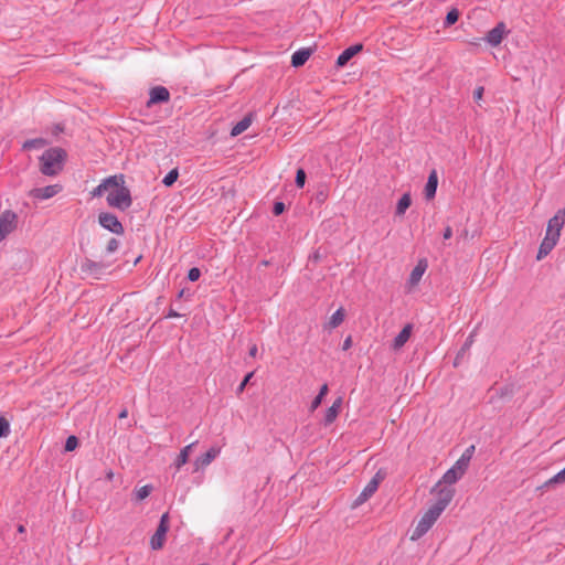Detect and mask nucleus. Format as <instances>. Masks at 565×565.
Masks as SVG:
<instances>
[{"label": "nucleus", "instance_id": "nucleus-1", "mask_svg": "<svg viewBox=\"0 0 565 565\" xmlns=\"http://www.w3.org/2000/svg\"><path fill=\"white\" fill-rule=\"evenodd\" d=\"M66 158V150L51 147L39 157V170L43 175L55 177L62 172Z\"/></svg>", "mask_w": 565, "mask_h": 565}, {"label": "nucleus", "instance_id": "nucleus-2", "mask_svg": "<svg viewBox=\"0 0 565 565\" xmlns=\"http://www.w3.org/2000/svg\"><path fill=\"white\" fill-rule=\"evenodd\" d=\"M107 204L110 207L118 209L120 211L128 210L132 204V198L130 190L125 186V175L122 174V181H117L116 186L109 188L106 196Z\"/></svg>", "mask_w": 565, "mask_h": 565}, {"label": "nucleus", "instance_id": "nucleus-3", "mask_svg": "<svg viewBox=\"0 0 565 565\" xmlns=\"http://www.w3.org/2000/svg\"><path fill=\"white\" fill-rule=\"evenodd\" d=\"M440 514L441 512H439L437 508L430 507L418 521L411 535V540L416 541L425 535L440 516Z\"/></svg>", "mask_w": 565, "mask_h": 565}, {"label": "nucleus", "instance_id": "nucleus-4", "mask_svg": "<svg viewBox=\"0 0 565 565\" xmlns=\"http://www.w3.org/2000/svg\"><path fill=\"white\" fill-rule=\"evenodd\" d=\"M111 263L96 262L90 258H84L81 263V271L87 276H92L95 279H102L109 273Z\"/></svg>", "mask_w": 565, "mask_h": 565}, {"label": "nucleus", "instance_id": "nucleus-5", "mask_svg": "<svg viewBox=\"0 0 565 565\" xmlns=\"http://www.w3.org/2000/svg\"><path fill=\"white\" fill-rule=\"evenodd\" d=\"M168 531H169V513L166 512L161 515L157 531L150 539V546L152 550L162 548Z\"/></svg>", "mask_w": 565, "mask_h": 565}, {"label": "nucleus", "instance_id": "nucleus-6", "mask_svg": "<svg viewBox=\"0 0 565 565\" xmlns=\"http://www.w3.org/2000/svg\"><path fill=\"white\" fill-rule=\"evenodd\" d=\"M98 223L105 230L116 235H122L125 233L124 225L120 223L118 217L110 212H102L98 215Z\"/></svg>", "mask_w": 565, "mask_h": 565}, {"label": "nucleus", "instance_id": "nucleus-7", "mask_svg": "<svg viewBox=\"0 0 565 565\" xmlns=\"http://www.w3.org/2000/svg\"><path fill=\"white\" fill-rule=\"evenodd\" d=\"M18 216L8 210L0 215V242H2L17 227Z\"/></svg>", "mask_w": 565, "mask_h": 565}, {"label": "nucleus", "instance_id": "nucleus-8", "mask_svg": "<svg viewBox=\"0 0 565 565\" xmlns=\"http://www.w3.org/2000/svg\"><path fill=\"white\" fill-rule=\"evenodd\" d=\"M435 491H437L436 502L431 505L433 508H437L439 512L447 508V505L451 502L455 495V489L450 487H439Z\"/></svg>", "mask_w": 565, "mask_h": 565}, {"label": "nucleus", "instance_id": "nucleus-9", "mask_svg": "<svg viewBox=\"0 0 565 565\" xmlns=\"http://www.w3.org/2000/svg\"><path fill=\"white\" fill-rule=\"evenodd\" d=\"M61 184H51L43 188H34L30 190L29 196L36 199V200H47L56 194H58L62 191Z\"/></svg>", "mask_w": 565, "mask_h": 565}, {"label": "nucleus", "instance_id": "nucleus-10", "mask_svg": "<svg viewBox=\"0 0 565 565\" xmlns=\"http://www.w3.org/2000/svg\"><path fill=\"white\" fill-rule=\"evenodd\" d=\"M170 100V92L167 87L158 85L152 87L149 90V99L147 102V107H151L152 105L168 103Z\"/></svg>", "mask_w": 565, "mask_h": 565}, {"label": "nucleus", "instance_id": "nucleus-11", "mask_svg": "<svg viewBox=\"0 0 565 565\" xmlns=\"http://www.w3.org/2000/svg\"><path fill=\"white\" fill-rule=\"evenodd\" d=\"M558 239H559V233L545 234V237L543 238V241L539 247L536 259L541 260L544 257H546L553 250V248L557 244Z\"/></svg>", "mask_w": 565, "mask_h": 565}, {"label": "nucleus", "instance_id": "nucleus-12", "mask_svg": "<svg viewBox=\"0 0 565 565\" xmlns=\"http://www.w3.org/2000/svg\"><path fill=\"white\" fill-rule=\"evenodd\" d=\"M565 224V209H561L556 212V214L548 220L546 234L559 233Z\"/></svg>", "mask_w": 565, "mask_h": 565}, {"label": "nucleus", "instance_id": "nucleus-13", "mask_svg": "<svg viewBox=\"0 0 565 565\" xmlns=\"http://www.w3.org/2000/svg\"><path fill=\"white\" fill-rule=\"evenodd\" d=\"M505 31V24L503 22H499L487 33L486 41L491 46H498L502 42Z\"/></svg>", "mask_w": 565, "mask_h": 565}, {"label": "nucleus", "instance_id": "nucleus-14", "mask_svg": "<svg viewBox=\"0 0 565 565\" xmlns=\"http://www.w3.org/2000/svg\"><path fill=\"white\" fill-rule=\"evenodd\" d=\"M363 50L362 43H356L354 45H351L347 47L337 58V66L343 67L348 64V62L354 57L358 53H360Z\"/></svg>", "mask_w": 565, "mask_h": 565}, {"label": "nucleus", "instance_id": "nucleus-15", "mask_svg": "<svg viewBox=\"0 0 565 565\" xmlns=\"http://www.w3.org/2000/svg\"><path fill=\"white\" fill-rule=\"evenodd\" d=\"M465 471L461 470V469H458L456 465H454L450 469H448L440 481H438V483L434 487V490H436L437 488H439L441 486V483H446V484H454L456 483L462 476H463Z\"/></svg>", "mask_w": 565, "mask_h": 565}, {"label": "nucleus", "instance_id": "nucleus-16", "mask_svg": "<svg viewBox=\"0 0 565 565\" xmlns=\"http://www.w3.org/2000/svg\"><path fill=\"white\" fill-rule=\"evenodd\" d=\"M118 180L122 181V174L110 175V177L106 178L105 180H103V182L100 184H98L92 191V195L93 196H102L104 193H106L109 190V188L116 186Z\"/></svg>", "mask_w": 565, "mask_h": 565}, {"label": "nucleus", "instance_id": "nucleus-17", "mask_svg": "<svg viewBox=\"0 0 565 565\" xmlns=\"http://www.w3.org/2000/svg\"><path fill=\"white\" fill-rule=\"evenodd\" d=\"M221 449L217 447H211L205 454L199 456L194 466L196 469L204 468L209 466L220 454Z\"/></svg>", "mask_w": 565, "mask_h": 565}, {"label": "nucleus", "instance_id": "nucleus-18", "mask_svg": "<svg viewBox=\"0 0 565 565\" xmlns=\"http://www.w3.org/2000/svg\"><path fill=\"white\" fill-rule=\"evenodd\" d=\"M380 484V480L371 479L362 492L355 499L354 505H360L365 502L369 498H371L375 491L377 490Z\"/></svg>", "mask_w": 565, "mask_h": 565}, {"label": "nucleus", "instance_id": "nucleus-19", "mask_svg": "<svg viewBox=\"0 0 565 565\" xmlns=\"http://www.w3.org/2000/svg\"><path fill=\"white\" fill-rule=\"evenodd\" d=\"M437 186H438L437 171L436 170H431L429 175H428L425 189H424V194H425L426 200L429 201V200H433L435 198L436 191H437Z\"/></svg>", "mask_w": 565, "mask_h": 565}, {"label": "nucleus", "instance_id": "nucleus-20", "mask_svg": "<svg viewBox=\"0 0 565 565\" xmlns=\"http://www.w3.org/2000/svg\"><path fill=\"white\" fill-rule=\"evenodd\" d=\"M312 49L310 47H303L298 51H296L291 56V65L294 67H300L302 66L311 56Z\"/></svg>", "mask_w": 565, "mask_h": 565}, {"label": "nucleus", "instance_id": "nucleus-21", "mask_svg": "<svg viewBox=\"0 0 565 565\" xmlns=\"http://www.w3.org/2000/svg\"><path fill=\"white\" fill-rule=\"evenodd\" d=\"M341 405H342V398L338 397L333 402V404L326 411V415H324V418H323L324 426H329V425H331L335 420V418L339 415Z\"/></svg>", "mask_w": 565, "mask_h": 565}, {"label": "nucleus", "instance_id": "nucleus-22", "mask_svg": "<svg viewBox=\"0 0 565 565\" xmlns=\"http://www.w3.org/2000/svg\"><path fill=\"white\" fill-rule=\"evenodd\" d=\"M411 333H412V326L411 324H406L399 332L398 334L394 338V341H393V348L395 350H398L401 349L409 339L411 337Z\"/></svg>", "mask_w": 565, "mask_h": 565}, {"label": "nucleus", "instance_id": "nucleus-23", "mask_svg": "<svg viewBox=\"0 0 565 565\" xmlns=\"http://www.w3.org/2000/svg\"><path fill=\"white\" fill-rule=\"evenodd\" d=\"M473 337H475V333H470L468 335V338L466 339L465 343L462 344V347L460 348V350L457 352V355L454 360V366L457 367L460 365L465 354L469 351V349L471 348L472 343H473Z\"/></svg>", "mask_w": 565, "mask_h": 565}, {"label": "nucleus", "instance_id": "nucleus-24", "mask_svg": "<svg viewBox=\"0 0 565 565\" xmlns=\"http://www.w3.org/2000/svg\"><path fill=\"white\" fill-rule=\"evenodd\" d=\"M427 268V263L426 260H419L417 263V265L413 268V270L411 271V275H409V282L412 285H416L418 284V281L420 280V278L423 277L425 270Z\"/></svg>", "mask_w": 565, "mask_h": 565}, {"label": "nucleus", "instance_id": "nucleus-25", "mask_svg": "<svg viewBox=\"0 0 565 565\" xmlns=\"http://www.w3.org/2000/svg\"><path fill=\"white\" fill-rule=\"evenodd\" d=\"M253 121V114L246 115L242 120H239L231 130V136L236 137L244 132Z\"/></svg>", "mask_w": 565, "mask_h": 565}, {"label": "nucleus", "instance_id": "nucleus-26", "mask_svg": "<svg viewBox=\"0 0 565 565\" xmlns=\"http://www.w3.org/2000/svg\"><path fill=\"white\" fill-rule=\"evenodd\" d=\"M475 452V446L471 445L470 447H468L463 454L460 456V458L456 461V466L458 469H461L466 472L468 466H469V462L472 458V455Z\"/></svg>", "mask_w": 565, "mask_h": 565}, {"label": "nucleus", "instance_id": "nucleus-27", "mask_svg": "<svg viewBox=\"0 0 565 565\" xmlns=\"http://www.w3.org/2000/svg\"><path fill=\"white\" fill-rule=\"evenodd\" d=\"M49 145V141L44 138L28 139L23 142V150L41 149Z\"/></svg>", "mask_w": 565, "mask_h": 565}, {"label": "nucleus", "instance_id": "nucleus-28", "mask_svg": "<svg viewBox=\"0 0 565 565\" xmlns=\"http://www.w3.org/2000/svg\"><path fill=\"white\" fill-rule=\"evenodd\" d=\"M198 441H193L190 445L185 446L183 449H181L177 460H175V467L179 470L183 465L188 462L189 454L191 449L196 445Z\"/></svg>", "mask_w": 565, "mask_h": 565}, {"label": "nucleus", "instance_id": "nucleus-29", "mask_svg": "<svg viewBox=\"0 0 565 565\" xmlns=\"http://www.w3.org/2000/svg\"><path fill=\"white\" fill-rule=\"evenodd\" d=\"M412 199L409 193H404L402 198L398 200L396 205V215H404L406 210L411 206Z\"/></svg>", "mask_w": 565, "mask_h": 565}, {"label": "nucleus", "instance_id": "nucleus-30", "mask_svg": "<svg viewBox=\"0 0 565 565\" xmlns=\"http://www.w3.org/2000/svg\"><path fill=\"white\" fill-rule=\"evenodd\" d=\"M344 320V310L343 308H339L331 317L328 322V328L334 329L339 327Z\"/></svg>", "mask_w": 565, "mask_h": 565}, {"label": "nucleus", "instance_id": "nucleus-31", "mask_svg": "<svg viewBox=\"0 0 565 565\" xmlns=\"http://www.w3.org/2000/svg\"><path fill=\"white\" fill-rule=\"evenodd\" d=\"M459 19V11L457 9H451L450 11H448L446 18H445V21H444V26L448 28L452 24H455Z\"/></svg>", "mask_w": 565, "mask_h": 565}, {"label": "nucleus", "instance_id": "nucleus-32", "mask_svg": "<svg viewBox=\"0 0 565 565\" xmlns=\"http://www.w3.org/2000/svg\"><path fill=\"white\" fill-rule=\"evenodd\" d=\"M179 178V171L178 169H172L170 170L166 177L163 178L162 180V183L166 185V186H171L174 184V182L178 180Z\"/></svg>", "mask_w": 565, "mask_h": 565}, {"label": "nucleus", "instance_id": "nucleus-33", "mask_svg": "<svg viewBox=\"0 0 565 565\" xmlns=\"http://www.w3.org/2000/svg\"><path fill=\"white\" fill-rule=\"evenodd\" d=\"M152 486L151 484H146L139 489H137L136 491V500L140 501V500H143L146 498H148L152 491Z\"/></svg>", "mask_w": 565, "mask_h": 565}, {"label": "nucleus", "instance_id": "nucleus-34", "mask_svg": "<svg viewBox=\"0 0 565 565\" xmlns=\"http://www.w3.org/2000/svg\"><path fill=\"white\" fill-rule=\"evenodd\" d=\"M10 434V424L7 418L0 416V438L7 437Z\"/></svg>", "mask_w": 565, "mask_h": 565}, {"label": "nucleus", "instance_id": "nucleus-35", "mask_svg": "<svg viewBox=\"0 0 565 565\" xmlns=\"http://www.w3.org/2000/svg\"><path fill=\"white\" fill-rule=\"evenodd\" d=\"M78 446V438L74 435L72 436H68L66 441H65V446H64V449L65 451H73L77 448Z\"/></svg>", "mask_w": 565, "mask_h": 565}, {"label": "nucleus", "instance_id": "nucleus-36", "mask_svg": "<svg viewBox=\"0 0 565 565\" xmlns=\"http://www.w3.org/2000/svg\"><path fill=\"white\" fill-rule=\"evenodd\" d=\"M306 172L302 168H299L296 172V178H295V183L297 185V188H303L305 183H306Z\"/></svg>", "mask_w": 565, "mask_h": 565}, {"label": "nucleus", "instance_id": "nucleus-37", "mask_svg": "<svg viewBox=\"0 0 565 565\" xmlns=\"http://www.w3.org/2000/svg\"><path fill=\"white\" fill-rule=\"evenodd\" d=\"M254 376V372L247 373L241 384L236 388V394L239 395L244 392L246 385L249 383L250 379Z\"/></svg>", "mask_w": 565, "mask_h": 565}, {"label": "nucleus", "instance_id": "nucleus-38", "mask_svg": "<svg viewBox=\"0 0 565 565\" xmlns=\"http://www.w3.org/2000/svg\"><path fill=\"white\" fill-rule=\"evenodd\" d=\"M564 481H565V467L559 472H557L553 478H551L546 482V484L562 483Z\"/></svg>", "mask_w": 565, "mask_h": 565}, {"label": "nucleus", "instance_id": "nucleus-39", "mask_svg": "<svg viewBox=\"0 0 565 565\" xmlns=\"http://www.w3.org/2000/svg\"><path fill=\"white\" fill-rule=\"evenodd\" d=\"M118 247H119V241L115 237H111L107 243L106 252L115 253L118 249Z\"/></svg>", "mask_w": 565, "mask_h": 565}, {"label": "nucleus", "instance_id": "nucleus-40", "mask_svg": "<svg viewBox=\"0 0 565 565\" xmlns=\"http://www.w3.org/2000/svg\"><path fill=\"white\" fill-rule=\"evenodd\" d=\"M200 276H201V270H200V268H198V267H192V268H190V269H189V271H188V279H189L190 281H196V280H199Z\"/></svg>", "mask_w": 565, "mask_h": 565}, {"label": "nucleus", "instance_id": "nucleus-41", "mask_svg": "<svg viewBox=\"0 0 565 565\" xmlns=\"http://www.w3.org/2000/svg\"><path fill=\"white\" fill-rule=\"evenodd\" d=\"M285 210H286V205L284 202L278 201V202L274 203V206H273L274 215L278 216V215L282 214L285 212Z\"/></svg>", "mask_w": 565, "mask_h": 565}, {"label": "nucleus", "instance_id": "nucleus-42", "mask_svg": "<svg viewBox=\"0 0 565 565\" xmlns=\"http://www.w3.org/2000/svg\"><path fill=\"white\" fill-rule=\"evenodd\" d=\"M483 93H484V88L482 86H478L475 90H473V99L476 102H479L482 96H483Z\"/></svg>", "mask_w": 565, "mask_h": 565}, {"label": "nucleus", "instance_id": "nucleus-43", "mask_svg": "<svg viewBox=\"0 0 565 565\" xmlns=\"http://www.w3.org/2000/svg\"><path fill=\"white\" fill-rule=\"evenodd\" d=\"M322 399H323V398L321 397V395H317V396L313 398V401L311 402L310 411H315V409H317V408L321 405Z\"/></svg>", "mask_w": 565, "mask_h": 565}, {"label": "nucleus", "instance_id": "nucleus-44", "mask_svg": "<svg viewBox=\"0 0 565 565\" xmlns=\"http://www.w3.org/2000/svg\"><path fill=\"white\" fill-rule=\"evenodd\" d=\"M452 236V228L450 226H446L443 233L444 239H450Z\"/></svg>", "mask_w": 565, "mask_h": 565}, {"label": "nucleus", "instance_id": "nucleus-45", "mask_svg": "<svg viewBox=\"0 0 565 565\" xmlns=\"http://www.w3.org/2000/svg\"><path fill=\"white\" fill-rule=\"evenodd\" d=\"M352 345V338L349 335L344 341H343V344H342V350L347 351L351 348Z\"/></svg>", "mask_w": 565, "mask_h": 565}, {"label": "nucleus", "instance_id": "nucleus-46", "mask_svg": "<svg viewBox=\"0 0 565 565\" xmlns=\"http://www.w3.org/2000/svg\"><path fill=\"white\" fill-rule=\"evenodd\" d=\"M512 393H513L512 387H510V386H505V387L501 388L500 396H501V397H504V396H507V395H512Z\"/></svg>", "mask_w": 565, "mask_h": 565}, {"label": "nucleus", "instance_id": "nucleus-47", "mask_svg": "<svg viewBox=\"0 0 565 565\" xmlns=\"http://www.w3.org/2000/svg\"><path fill=\"white\" fill-rule=\"evenodd\" d=\"M328 391H329L328 385L323 384L320 387V391H319L318 395H321V397L323 398L327 395Z\"/></svg>", "mask_w": 565, "mask_h": 565}, {"label": "nucleus", "instance_id": "nucleus-48", "mask_svg": "<svg viewBox=\"0 0 565 565\" xmlns=\"http://www.w3.org/2000/svg\"><path fill=\"white\" fill-rule=\"evenodd\" d=\"M257 351H258L257 345H256V344H253V345L249 348V351H248L249 356L255 358V356H256V354H257Z\"/></svg>", "mask_w": 565, "mask_h": 565}, {"label": "nucleus", "instance_id": "nucleus-49", "mask_svg": "<svg viewBox=\"0 0 565 565\" xmlns=\"http://www.w3.org/2000/svg\"><path fill=\"white\" fill-rule=\"evenodd\" d=\"M177 317H180V315L175 310H173L172 308L169 309V311H168V313L166 316V318H177Z\"/></svg>", "mask_w": 565, "mask_h": 565}, {"label": "nucleus", "instance_id": "nucleus-50", "mask_svg": "<svg viewBox=\"0 0 565 565\" xmlns=\"http://www.w3.org/2000/svg\"><path fill=\"white\" fill-rule=\"evenodd\" d=\"M468 231L467 230H463L459 235H458V239H467L468 238Z\"/></svg>", "mask_w": 565, "mask_h": 565}, {"label": "nucleus", "instance_id": "nucleus-51", "mask_svg": "<svg viewBox=\"0 0 565 565\" xmlns=\"http://www.w3.org/2000/svg\"><path fill=\"white\" fill-rule=\"evenodd\" d=\"M127 416H128L127 408L121 409V412L118 414V418H120V419L126 418Z\"/></svg>", "mask_w": 565, "mask_h": 565}, {"label": "nucleus", "instance_id": "nucleus-52", "mask_svg": "<svg viewBox=\"0 0 565 565\" xmlns=\"http://www.w3.org/2000/svg\"><path fill=\"white\" fill-rule=\"evenodd\" d=\"M17 530H18V532H19V533H21V534H23V533H25V532H26V529H25V526H24L23 524H19Z\"/></svg>", "mask_w": 565, "mask_h": 565}, {"label": "nucleus", "instance_id": "nucleus-53", "mask_svg": "<svg viewBox=\"0 0 565 565\" xmlns=\"http://www.w3.org/2000/svg\"><path fill=\"white\" fill-rule=\"evenodd\" d=\"M372 479L382 480L383 477H381L380 472H377Z\"/></svg>", "mask_w": 565, "mask_h": 565}, {"label": "nucleus", "instance_id": "nucleus-54", "mask_svg": "<svg viewBox=\"0 0 565 565\" xmlns=\"http://www.w3.org/2000/svg\"><path fill=\"white\" fill-rule=\"evenodd\" d=\"M113 477H114L113 471H108V472H107V479H108V480H111V479H113Z\"/></svg>", "mask_w": 565, "mask_h": 565}, {"label": "nucleus", "instance_id": "nucleus-55", "mask_svg": "<svg viewBox=\"0 0 565 565\" xmlns=\"http://www.w3.org/2000/svg\"><path fill=\"white\" fill-rule=\"evenodd\" d=\"M183 295H184V290L182 289V290H180V292L178 294V298H182V297H183Z\"/></svg>", "mask_w": 565, "mask_h": 565}, {"label": "nucleus", "instance_id": "nucleus-56", "mask_svg": "<svg viewBox=\"0 0 565 565\" xmlns=\"http://www.w3.org/2000/svg\"><path fill=\"white\" fill-rule=\"evenodd\" d=\"M318 199L321 200V201L324 200V195H323L322 192L318 195Z\"/></svg>", "mask_w": 565, "mask_h": 565}]
</instances>
